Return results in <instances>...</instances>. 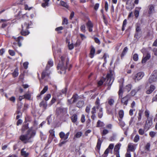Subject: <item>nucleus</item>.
<instances>
[{
  "mask_svg": "<svg viewBox=\"0 0 157 157\" xmlns=\"http://www.w3.org/2000/svg\"><path fill=\"white\" fill-rule=\"evenodd\" d=\"M69 58L66 55L61 56L57 67L58 72L61 74L65 73L66 70L69 65Z\"/></svg>",
  "mask_w": 157,
  "mask_h": 157,
  "instance_id": "1",
  "label": "nucleus"
},
{
  "mask_svg": "<svg viewBox=\"0 0 157 157\" xmlns=\"http://www.w3.org/2000/svg\"><path fill=\"white\" fill-rule=\"evenodd\" d=\"M36 133V131L33 129V127H31L28 130L26 134L21 135L19 139L24 143H26L29 140L35 136Z\"/></svg>",
  "mask_w": 157,
  "mask_h": 157,
  "instance_id": "2",
  "label": "nucleus"
},
{
  "mask_svg": "<svg viewBox=\"0 0 157 157\" xmlns=\"http://www.w3.org/2000/svg\"><path fill=\"white\" fill-rule=\"evenodd\" d=\"M115 74L113 71L110 70L109 72L106 76L107 81L106 84L109 86L108 89L109 90L114 79Z\"/></svg>",
  "mask_w": 157,
  "mask_h": 157,
  "instance_id": "3",
  "label": "nucleus"
},
{
  "mask_svg": "<svg viewBox=\"0 0 157 157\" xmlns=\"http://www.w3.org/2000/svg\"><path fill=\"white\" fill-rule=\"evenodd\" d=\"M29 28V25L27 22H25L22 25V30L21 32V34L23 36H26L28 35L29 32L27 30Z\"/></svg>",
  "mask_w": 157,
  "mask_h": 157,
  "instance_id": "4",
  "label": "nucleus"
},
{
  "mask_svg": "<svg viewBox=\"0 0 157 157\" xmlns=\"http://www.w3.org/2000/svg\"><path fill=\"white\" fill-rule=\"evenodd\" d=\"M100 109L102 108L101 106V105L100 103V100L99 98H97L95 101V106L92 109L91 113H96V109L98 110L99 111Z\"/></svg>",
  "mask_w": 157,
  "mask_h": 157,
  "instance_id": "5",
  "label": "nucleus"
},
{
  "mask_svg": "<svg viewBox=\"0 0 157 157\" xmlns=\"http://www.w3.org/2000/svg\"><path fill=\"white\" fill-rule=\"evenodd\" d=\"M157 80V73L156 72L154 71L153 74L150 77L149 79V82L150 83L156 81Z\"/></svg>",
  "mask_w": 157,
  "mask_h": 157,
  "instance_id": "6",
  "label": "nucleus"
},
{
  "mask_svg": "<svg viewBox=\"0 0 157 157\" xmlns=\"http://www.w3.org/2000/svg\"><path fill=\"white\" fill-rule=\"evenodd\" d=\"M152 118L147 119L145 126V128L148 129L151 126L152 124Z\"/></svg>",
  "mask_w": 157,
  "mask_h": 157,
  "instance_id": "7",
  "label": "nucleus"
},
{
  "mask_svg": "<svg viewBox=\"0 0 157 157\" xmlns=\"http://www.w3.org/2000/svg\"><path fill=\"white\" fill-rule=\"evenodd\" d=\"M130 98V96L127 95L122 98L121 102L122 104L127 105L128 100Z\"/></svg>",
  "mask_w": 157,
  "mask_h": 157,
  "instance_id": "8",
  "label": "nucleus"
},
{
  "mask_svg": "<svg viewBox=\"0 0 157 157\" xmlns=\"http://www.w3.org/2000/svg\"><path fill=\"white\" fill-rule=\"evenodd\" d=\"M86 24L89 32H92L93 31L92 28L93 27V25L91 21L90 20L88 21Z\"/></svg>",
  "mask_w": 157,
  "mask_h": 157,
  "instance_id": "9",
  "label": "nucleus"
},
{
  "mask_svg": "<svg viewBox=\"0 0 157 157\" xmlns=\"http://www.w3.org/2000/svg\"><path fill=\"white\" fill-rule=\"evenodd\" d=\"M151 57V56L149 53H147L146 55L145 56L144 55V56L143 59L142 60V63H145L146 61L149 59Z\"/></svg>",
  "mask_w": 157,
  "mask_h": 157,
  "instance_id": "10",
  "label": "nucleus"
},
{
  "mask_svg": "<svg viewBox=\"0 0 157 157\" xmlns=\"http://www.w3.org/2000/svg\"><path fill=\"white\" fill-rule=\"evenodd\" d=\"M21 155L24 157H28L29 155V153L25 151V148H22L21 150Z\"/></svg>",
  "mask_w": 157,
  "mask_h": 157,
  "instance_id": "11",
  "label": "nucleus"
},
{
  "mask_svg": "<svg viewBox=\"0 0 157 157\" xmlns=\"http://www.w3.org/2000/svg\"><path fill=\"white\" fill-rule=\"evenodd\" d=\"M128 151H132L135 149V146L132 143H129L128 145Z\"/></svg>",
  "mask_w": 157,
  "mask_h": 157,
  "instance_id": "12",
  "label": "nucleus"
},
{
  "mask_svg": "<svg viewBox=\"0 0 157 157\" xmlns=\"http://www.w3.org/2000/svg\"><path fill=\"white\" fill-rule=\"evenodd\" d=\"M155 89V87L152 85H151L149 89L147 90L146 91V93L147 94H150Z\"/></svg>",
  "mask_w": 157,
  "mask_h": 157,
  "instance_id": "13",
  "label": "nucleus"
},
{
  "mask_svg": "<svg viewBox=\"0 0 157 157\" xmlns=\"http://www.w3.org/2000/svg\"><path fill=\"white\" fill-rule=\"evenodd\" d=\"M95 52V50L93 46H91L90 54V57L91 58H92L94 57Z\"/></svg>",
  "mask_w": 157,
  "mask_h": 157,
  "instance_id": "14",
  "label": "nucleus"
},
{
  "mask_svg": "<svg viewBox=\"0 0 157 157\" xmlns=\"http://www.w3.org/2000/svg\"><path fill=\"white\" fill-rule=\"evenodd\" d=\"M13 38L14 39H15L16 41L18 42V44L19 47H21V44L20 41L21 40H23V37L21 36H18L17 38H16L14 37H13Z\"/></svg>",
  "mask_w": 157,
  "mask_h": 157,
  "instance_id": "15",
  "label": "nucleus"
},
{
  "mask_svg": "<svg viewBox=\"0 0 157 157\" xmlns=\"http://www.w3.org/2000/svg\"><path fill=\"white\" fill-rule=\"evenodd\" d=\"M48 69H46L44 71H43L42 73L41 77L42 79H44L46 76H48L49 75V71H47Z\"/></svg>",
  "mask_w": 157,
  "mask_h": 157,
  "instance_id": "16",
  "label": "nucleus"
},
{
  "mask_svg": "<svg viewBox=\"0 0 157 157\" xmlns=\"http://www.w3.org/2000/svg\"><path fill=\"white\" fill-rule=\"evenodd\" d=\"M121 144L120 143H118L116 144L114 148V151L116 152H119V150Z\"/></svg>",
  "mask_w": 157,
  "mask_h": 157,
  "instance_id": "17",
  "label": "nucleus"
},
{
  "mask_svg": "<svg viewBox=\"0 0 157 157\" xmlns=\"http://www.w3.org/2000/svg\"><path fill=\"white\" fill-rule=\"evenodd\" d=\"M119 124L121 127L124 130L125 129V130H127L128 129L127 127L126 128H123V127L125 126V124L124 122L121 119H119Z\"/></svg>",
  "mask_w": 157,
  "mask_h": 157,
  "instance_id": "18",
  "label": "nucleus"
},
{
  "mask_svg": "<svg viewBox=\"0 0 157 157\" xmlns=\"http://www.w3.org/2000/svg\"><path fill=\"white\" fill-rule=\"evenodd\" d=\"M53 65V61L52 60H49L48 62V64L46 66V69H48L50 67L52 66Z\"/></svg>",
  "mask_w": 157,
  "mask_h": 157,
  "instance_id": "19",
  "label": "nucleus"
},
{
  "mask_svg": "<svg viewBox=\"0 0 157 157\" xmlns=\"http://www.w3.org/2000/svg\"><path fill=\"white\" fill-rule=\"evenodd\" d=\"M50 0H44V2H43L41 6L43 8H45L46 7L48 6L49 2Z\"/></svg>",
  "mask_w": 157,
  "mask_h": 157,
  "instance_id": "20",
  "label": "nucleus"
},
{
  "mask_svg": "<svg viewBox=\"0 0 157 157\" xmlns=\"http://www.w3.org/2000/svg\"><path fill=\"white\" fill-rule=\"evenodd\" d=\"M136 117L134 116L133 118H132L130 121V124H133L135 123L136 124H137V123L136 122Z\"/></svg>",
  "mask_w": 157,
  "mask_h": 157,
  "instance_id": "21",
  "label": "nucleus"
},
{
  "mask_svg": "<svg viewBox=\"0 0 157 157\" xmlns=\"http://www.w3.org/2000/svg\"><path fill=\"white\" fill-rule=\"evenodd\" d=\"M145 116L146 117L147 119L149 118H152V117L150 116V112L147 110H146L144 112Z\"/></svg>",
  "mask_w": 157,
  "mask_h": 157,
  "instance_id": "22",
  "label": "nucleus"
},
{
  "mask_svg": "<svg viewBox=\"0 0 157 157\" xmlns=\"http://www.w3.org/2000/svg\"><path fill=\"white\" fill-rule=\"evenodd\" d=\"M60 4L61 6L64 7L66 8H68L69 7L68 5L67 4L63 1H60Z\"/></svg>",
  "mask_w": 157,
  "mask_h": 157,
  "instance_id": "23",
  "label": "nucleus"
},
{
  "mask_svg": "<svg viewBox=\"0 0 157 157\" xmlns=\"http://www.w3.org/2000/svg\"><path fill=\"white\" fill-rule=\"evenodd\" d=\"M77 116L75 114L73 115L71 117V120L72 122L74 123H75L77 121Z\"/></svg>",
  "mask_w": 157,
  "mask_h": 157,
  "instance_id": "24",
  "label": "nucleus"
},
{
  "mask_svg": "<svg viewBox=\"0 0 157 157\" xmlns=\"http://www.w3.org/2000/svg\"><path fill=\"white\" fill-rule=\"evenodd\" d=\"M84 104V102L83 101H79L77 104V106L80 108L83 106Z\"/></svg>",
  "mask_w": 157,
  "mask_h": 157,
  "instance_id": "25",
  "label": "nucleus"
},
{
  "mask_svg": "<svg viewBox=\"0 0 157 157\" xmlns=\"http://www.w3.org/2000/svg\"><path fill=\"white\" fill-rule=\"evenodd\" d=\"M128 50V48L127 47H125L124 48L122 53L121 55V58L123 57V56L127 52Z\"/></svg>",
  "mask_w": 157,
  "mask_h": 157,
  "instance_id": "26",
  "label": "nucleus"
},
{
  "mask_svg": "<svg viewBox=\"0 0 157 157\" xmlns=\"http://www.w3.org/2000/svg\"><path fill=\"white\" fill-rule=\"evenodd\" d=\"M18 70L17 68L15 69L13 72L12 73V75L13 77H17L18 75Z\"/></svg>",
  "mask_w": 157,
  "mask_h": 157,
  "instance_id": "27",
  "label": "nucleus"
},
{
  "mask_svg": "<svg viewBox=\"0 0 157 157\" xmlns=\"http://www.w3.org/2000/svg\"><path fill=\"white\" fill-rule=\"evenodd\" d=\"M144 75V73L142 72L138 73V80H140L143 77Z\"/></svg>",
  "mask_w": 157,
  "mask_h": 157,
  "instance_id": "28",
  "label": "nucleus"
},
{
  "mask_svg": "<svg viewBox=\"0 0 157 157\" xmlns=\"http://www.w3.org/2000/svg\"><path fill=\"white\" fill-rule=\"evenodd\" d=\"M97 127H103L104 125V124L100 120H98L97 123Z\"/></svg>",
  "mask_w": 157,
  "mask_h": 157,
  "instance_id": "29",
  "label": "nucleus"
},
{
  "mask_svg": "<svg viewBox=\"0 0 157 157\" xmlns=\"http://www.w3.org/2000/svg\"><path fill=\"white\" fill-rule=\"evenodd\" d=\"M80 29L81 31L83 33H85L86 32V26L84 24H81Z\"/></svg>",
  "mask_w": 157,
  "mask_h": 157,
  "instance_id": "30",
  "label": "nucleus"
},
{
  "mask_svg": "<svg viewBox=\"0 0 157 157\" xmlns=\"http://www.w3.org/2000/svg\"><path fill=\"white\" fill-rule=\"evenodd\" d=\"M48 90V86H44L43 90L40 92V95H42L44 94Z\"/></svg>",
  "mask_w": 157,
  "mask_h": 157,
  "instance_id": "31",
  "label": "nucleus"
},
{
  "mask_svg": "<svg viewBox=\"0 0 157 157\" xmlns=\"http://www.w3.org/2000/svg\"><path fill=\"white\" fill-rule=\"evenodd\" d=\"M101 143V142L100 140L98 139L96 146V147L98 150H99L100 148Z\"/></svg>",
  "mask_w": 157,
  "mask_h": 157,
  "instance_id": "32",
  "label": "nucleus"
},
{
  "mask_svg": "<svg viewBox=\"0 0 157 157\" xmlns=\"http://www.w3.org/2000/svg\"><path fill=\"white\" fill-rule=\"evenodd\" d=\"M82 133L81 132H78L76 133V134L75 135L74 137L76 138H79L81 136H82Z\"/></svg>",
  "mask_w": 157,
  "mask_h": 157,
  "instance_id": "33",
  "label": "nucleus"
},
{
  "mask_svg": "<svg viewBox=\"0 0 157 157\" xmlns=\"http://www.w3.org/2000/svg\"><path fill=\"white\" fill-rule=\"evenodd\" d=\"M25 98L28 100H30L31 99V95L29 93H26L24 95Z\"/></svg>",
  "mask_w": 157,
  "mask_h": 157,
  "instance_id": "34",
  "label": "nucleus"
},
{
  "mask_svg": "<svg viewBox=\"0 0 157 157\" xmlns=\"http://www.w3.org/2000/svg\"><path fill=\"white\" fill-rule=\"evenodd\" d=\"M59 136L60 138L62 139H63L64 140H66L65 139V137H66L65 134L63 132H61L59 134Z\"/></svg>",
  "mask_w": 157,
  "mask_h": 157,
  "instance_id": "35",
  "label": "nucleus"
},
{
  "mask_svg": "<svg viewBox=\"0 0 157 157\" xmlns=\"http://www.w3.org/2000/svg\"><path fill=\"white\" fill-rule=\"evenodd\" d=\"M124 114V111L122 110H120L119 112V115L120 118L121 119L123 117Z\"/></svg>",
  "mask_w": 157,
  "mask_h": 157,
  "instance_id": "36",
  "label": "nucleus"
},
{
  "mask_svg": "<svg viewBox=\"0 0 157 157\" xmlns=\"http://www.w3.org/2000/svg\"><path fill=\"white\" fill-rule=\"evenodd\" d=\"M40 106H42L45 109L47 107V105L46 103H45L44 101H42L41 102L40 104Z\"/></svg>",
  "mask_w": 157,
  "mask_h": 157,
  "instance_id": "37",
  "label": "nucleus"
},
{
  "mask_svg": "<svg viewBox=\"0 0 157 157\" xmlns=\"http://www.w3.org/2000/svg\"><path fill=\"white\" fill-rule=\"evenodd\" d=\"M127 20L125 19L123 21V24L122 26V30L123 31L124 30V27L126 26L127 24Z\"/></svg>",
  "mask_w": 157,
  "mask_h": 157,
  "instance_id": "38",
  "label": "nucleus"
},
{
  "mask_svg": "<svg viewBox=\"0 0 157 157\" xmlns=\"http://www.w3.org/2000/svg\"><path fill=\"white\" fill-rule=\"evenodd\" d=\"M28 128V124H26L24 125L22 127L21 130L23 132L25 131L26 129H27Z\"/></svg>",
  "mask_w": 157,
  "mask_h": 157,
  "instance_id": "39",
  "label": "nucleus"
},
{
  "mask_svg": "<svg viewBox=\"0 0 157 157\" xmlns=\"http://www.w3.org/2000/svg\"><path fill=\"white\" fill-rule=\"evenodd\" d=\"M150 143H147L146 144L145 148V150L147 151H149L150 150Z\"/></svg>",
  "mask_w": 157,
  "mask_h": 157,
  "instance_id": "40",
  "label": "nucleus"
},
{
  "mask_svg": "<svg viewBox=\"0 0 157 157\" xmlns=\"http://www.w3.org/2000/svg\"><path fill=\"white\" fill-rule=\"evenodd\" d=\"M154 7L152 6H150L148 13L149 14H151L152 12L154 11Z\"/></svg>",
  "mask_w": 157,
  "mask_h": 157,
  "instance_id": "41",
  "label": "nucleus"
},
{
  "mask_svg": "<svg viewBox=\"0 0 157 157\" xmlns=\"http://www.w3.org/2000/svg\"><path fill=\"white\" fill-rule=\"evenodd\" d=\"M122 87H123L121 85L120 86V89L119 91V96H122V94L123 93Z\"/></svg>",
  "mask_w": 157,
  "mask_h": 157,
  "instance_id": "42",
  "label": "nucleus"
},
{
  "mask_svg": "<svg viewBox=\"0 0 157 157\" xmlns=\"http://www.w3.org/2000/svg\"><path fill=\"white\" fill-rule=\"evenodd\" d=\"M103 115V113H102V109H100V111H99V113L98 114V117L99 118H101L102 117Z\"/></svg>",
  "mask_w": 157,
  "mask_h": 157,
  "instance_id": "43",
  "label": "nucleus"
},
{
  "mask_svg": "<svg viewBox=\"0 0 157 157\" xmlns=\"http://www.w3.org/2000/svg\"><path fill=\"white\" fill-rule=\"evenodd\" d=\"M109 149L108 148H107L105 151L104 154L102 155V156L103 157H106L109 153Z\"/></svg>",
  "mask_w": 157,
  "mask_h": 157,
  "instance_id": "44",
  "label": "nucleus"
},
{
  "mask_svg": "<svg viewBox=\"0 0 157 157\" xmlns=\"http://www.w3.org/2000/svg\"><path fill=\"white\" fill-rule=\"evenodd\" d=\"M156 133L154 131L150 132L149 133V135L152 138L154 137L156 134Z\"/></svg>",
  "mask_w": 157,
  "mask_h": 157,
  "instance_id": "45",
  "label": "nucleus"
},
{
  "mask_svg": "<svg viewBox=\"0 0 157 157\" xmlns=\"http://www.w3.org/2000/svg\"><path fill=\"white\" fill-rule=\"evenodd\" d=\"M114 102V100L112 99H110L109 100L108 104L110 105H112Z\"/></svg>",
  "mask_w": 157,
  "mask_h": 157,
  "instance_id": "46",
  "label": "nucleus"
},
{
  "mask_svg": "<svg viewBox=\"0 0 157 157\" xmlns=\"http://www.w3.org/2000/svg\"><path fill=\"white\" fill-rule=\"evenodd\" d=\"M143 112V110H140L139 111V117H138V120H140L141 119L142 117V115Z\"/></svg>",
  "mask_w": 157,
  "mask_h": 157,
  "instance_id": "47",
  "label": "nucleus"
},
{
  "mask_svg": "<svg viewBox=\"0 0 157 157\" xmlns=\"http://www.w3.org/2000/svg\"><path fill=\"white\" fill-rule=\"evenodd\" d=\"M51 95L50 94H48L46 96L44 97V99L45 101H47L48 100L51 98Z\"/></svg>",
  "mask_w": 157,
  "mask_h": 157,
  "instance_id": "48",
  "label": "nucleus"
},
{
  "mask_svg": "<svg viewBox=\"0 0 157 157\" xmlns=\"http://www.w3.org/2000/svg\"><path fill=\"white\" fill-rule=\"evenodd\" d=\"M50 135L54 137L55 136V131L53 129L50 130L49 131Z\"/></svg>",
  "mask_w": 157,
  "mask_h": 157,
  "instance_id": "49",
  "label": "nucleus"
},
{
  "mask_svg": "<svg viewBox=\"0 0 157 157\" xmlns=\"http://www.w3.org/2000/svg\"><path fill=\"white\" fill-rule=\"evenodd\" d=\"M28 64L29 63L27 62H25L23 63V67L25 69H27L28 68Z\"/></svg>",
  "mask_w": 157,
  "mask_h": 157,
  "instance_id": "50",
  "label": "nucleus"
},
{
  "mask_svg": "<svg viewBox=\"0 0 157 157\" xmlns=\"http://www.w3.org/2000/svg\"><path fill=\"white\" fill-rule=\"evenodd\" d=\"M9 54L11 56H14L15 55V52L13 50H9Z\"/></svg>",
  "mask_w": 157,
  "mask_h": 157,
  "instance_id": "51",
  "label": "nucleus"
},
{
  "mask_svg": "<svg viewBox=\"0 0 157 157\" xmlns=\"http://www.w3.org/2000/svg\"><path fill=\"white\" fill-rule=\"evenodd\" d=\"M105 11L107 12L108 10V4L107 1L105 2Z\"/></svg>",
  "mask_w": 157,
  "mask_h": 157,
  "instance_id": "52",
  "label": "nucleus"
},
{
  "mask_svg": "<svg viewBox=\"0 0 157 157\" xmlns=\"http://www.w3.org/2000/svg\"><path fill=\"white\" fill-rule=\"evenodd\" d=\"M109 132V131L106 129H104L102 133V135L103 136H105Z\"/></svg>",
  "mask_w": 157,
  "mask_h": 157,
  "instance_id": "53",
  "label": "nucleus"
},
{
  "mask_svg": "<svg viewBox=\"0 0 157 157\" xmlns=\"http://www.w3.org/2000/svg\"><path fill=\"white\" fill-rule=\"evenodd\" d=\"M77 97V95H73V97L72 98V99L73 100L72 102H74L76 101Z\"/></svg>",
  "mask_w": 157,
  "mask_h": 157,
  "instance_id": "54",
  "label": "nucleus"
},
{
  "mask_svg": "<svg viewBox=\"0 0 157 157\" xmlns=\"http://www.w3.org/2000/svg\"><path fill=\"white\" fill-rule=\"evenodd\" d=\"M108 57L109 55L106 54H105L103 57V58L104 59L105 63L107 62L106 59Z\"/></svg>",
  "mask_w": 157,
  "mask_h": 157,
  "instance_id": "55",
  "label": "nucleus"
},
{
  "mask_svg": "<svg viewBox=\"0 0 157 157\" xmlns=\"http://www.w3.org/2000/svg\"><path fill=\"white\" fill-rule=\"evenodd\" d=\"M68 23V20L66 18H64L62 22V24H65L66 25H67Z\"/></svg>",
  "mask_w": 157,
  "mask_h": 157,
  "instance_id": "56",
  "label": "nucleus"
},
{
  "mask_svg": "<svg viewBox=\"0 0 157 157\" xmlns=\"http://www.w3.org/2000/svg\"><path fill=\"white\" fill-rule=\"evenodd\" d=\"M126 157H131V155L130 152L128 150H127V152L125 154Z\"/></svg>",
  "mask_w": 157,
  "mask_h": 157,
  "instance_id": "57",
  "label": "nucleus"
},
{
  "mask_svg": "<svg viewBox=\"0 0 157 157\" xmlns=\"http://www.w3.org/2000/svg\"><path fill=\"white\" fill-rule=\"evenodd\" d=\"M133 59L135 61H137V54H135L134 55Z\"/></svg>",
  "mask_w": 157,
  "mask_h": 157,
  "instance_id": "58",
  "label": "nucleus"
},
{
  "mask_svg": "<svg viewBox=\"0 0 157 157\" xmlns=\"http://www.w3.org/2000/svg\"><path fill=\"white\" fill-rule=\"evenodd\" d=\"M85 121V115L83 114H82V117L81 118V121L82 123H83Z\"/></svg>",
  "mask_w": 157,
  "mask_h": 157,
  "instance_id": "59",
  "label": "nucleus"
},
{
  "mask_svg": "<svg viewBox=\"0 0 157 157\" xmlns=\"http://www.w3.org/2000/svg\"><path fill=\"white\" fill-rule=\"evenodd\" d=\"M131 88V86L130 84H129L126 86V89L128 91H129L130 90Z\"/></svg>",
  "mask_w": 157,
  "mask_h": 157,
  "instance_id": "60",
  "label": "nucleus"
},
{
  "mask_svg": "<svg viewBox=\"0 0 157 157\" xmlns=\"http://www.w3.org/2000/svg\"><path fill=\"white\" fill-rule=\"evenodd\" d=\"M80 35L82 40H83L86 38V36L82 34H80Z\"/></svg>",
  "mask_w": 157,
  "mask_h": 157,
  "instance_id": "61",
  "label": "nucleus"
},
{
  "mask_svg": "<svg viewBox=\"0 0 157 157\" xmlns=\"http://www.w3.org/2000/svg\"><path fill=\"white\" fill-rule=\"evenodd\" d=\"M139 134L142 135L144 133V131L142 129H140L139 130Z\"/></svg>",
  "mask_w": 157,
  "mask_h": 157,
  "instance_id": "62",
  "label": "nucleus"
},
{
  "mask_svg": "<svg viewBox=\"0 0 157 157\" xmlns=\"http://www.w3.org/2000/svg\"><path fill=\"white\" fill-rule=\"evenodd\" d=\"M94 40L95 42L96 43H97L98 44H100V42L99 40L98 39V38H97L95 37L94 38Z\"/></svg>",
  "mask_w": 157,
  "mask_h": 157,
  "instance_id": "63",
  "label": "nucleus"
},
{
  "mask_svg": "<svg viewBox=\"0 0 157 157\" xmlns=\"http://www.w3.org/2000/svg\"><path fill=\"white\" fill-rule=\"evenodd\" d=\"M114 144H109L108 147L107 148L109 149H112L114 147Z\"/></svg>",
  "mask_w": 157,
  "mask_h": 157,
  "instance_id": "64",
  "label": "nucleus"
}]
</instances>
